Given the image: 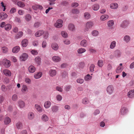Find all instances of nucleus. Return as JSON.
<instances>
[{
  "mask_svg": "<svg viewBox=\"0 0 134 134\" xmlns=\"http://www.w3.org/2000/svg\"><path fill=\"white\" fill-rule=\"evenodd\" d=\"M93 26V23L92 21H89L86 24L85 27L84 29L85 32L88 31Z\"/></svg>",
  "mask_w": 134,
  "mask_h": 134,
  "instance_id": "nucleus-1",
  "label": "nucleus"
},
{
  "mask_svg": "<svg viewBox=\"0 0 134 134\" xmlns=\"http://www.w3.org/2000/svg\"><path fill=\"white\" fill-rule=\"evenodd\" d=\"M63 23V21L60 19L57 20L54 24V26L57 28H59L62 26Z\"/></svg>",
  "mask_w": 134,
  "mask_h": 134,
  "instance_id": "nucleus-2",
  "label": "nucleus"
},
{
  "mask_svg": "<svg viewBox=\"0 0 134 134\" xmlns=\"http://www.w3.org/2000/svg\"><path fill=\"white\" fill-rule=\"evenodd\" d=\"M3 63L4 66L7 68L9 67L10 65V61L6 59L3 60Z\"/></svg>",
  "mask_w": 134,
  "mask_h": 134,
  "instance_id": "nucleus-3",
  "label": "nucleus"
},
{
  "mask_svg": "<svg viewBox=\"0 0 134 134\" xmlns=\"http://www.w3.org/2000/svg\"><path fill=\"white\" fill-rule=\"evenodd\" d=\"M114 88L112 85H109L107 87V91L109 94H111L113 92Z\"/></svg>",
  "mask_w": 134,
  "mask_h": 134,
  "instance_id": "nucleus-4",
  "label": "nucleus"
},
{
  "mask_svg": "<svg viewBox=\"0 0 134 134\" xmlns=\"http://www.w3.org/2000/svg\"><path fill=\"white\" fill-rule=\"evenodd\" d=\"M4 74L6 76H10L11 75V72L9 70L4 69L3 71Z\"/></svg>",
  "mask_w": 134,
  "mask_h": 134,
  "instance_id": "nucleus-5",
  "label": "nucleus"
},
{
  "mask_svg": "<svg viewBox=\"0 0 134 134\" xmlns=\"http://www.w3.org/2000/svg\"><path fill=\"white\" fill-rule=\"evenodd\" d=\"M118 5L117 3H113L110 4V8L112 9H116L118 7Z\"/></svg>",
  "mask_w": 134,
  "mask_h": 134,
  "instance_id": "nucleus-6",
  "label": "nucleus"
},
{
  "mask_svg": "<svg viewBox=\"0 0 134 134\" xmlns=\"http://www.w3.org/2000/svg\"><path fill=\"white\" fill-rule=\"evenodd\" d=\"M127 96L129 98H132L134 96V90H130L128 92Z\"/></svg>",
  "mask_w": 134,
  "mask_h": 134,
  "instance_id": "nucleus-7",
  "label": "nucleus"
},
{
  "mask_svg": "<svg viewBox=\"0 0 134 134\" xmlns=\"http://www.w3.org/2000/svg\"><path fill=\"white\" fill-rule=\"evenodd\" d=\"M80 44L81 46H82L86 47L88 44L87 41L86 40H83L81 42Z\"/></svg>",
  "mask_w": 134,
  "mask_h": 134,
  "instance_id": "nucleus-8",
  "label": "nucleus"
},
{
  "mask_svg": "<svg viewBox=\"0 0 134 134\" xmlns=\"http://www.w3.org/2000/svg\"><path fill=\"white\" fill-rule=\"evenodd\" d=\"M35 108L38 112L40 113L42 112V109L40 105L38 104H36L35 105Z\"/></svg>",
  "mask_w": 134,
  "mask_h": 134,
  "instance_id": "nucleus-9",
  "label": "nucleus"
},
{
  "mask_svg": "<svg viewBox=\"0 0 134 134\" xmlns=\"http://www.w3.org/2000/svg\"><path fill=\"white\" fill-rule=\"evenodd\" d=\"M57 71L55 70L51 69L49 71V74L50 75L52 76L53 77L56 74Z\"/></svg>",
  "mask_w": 134,
  "mask_h": 134,
  "instance_id": "nucleus-10",
  "label": "nucleus"
},
{
  "mask_svg": "<svg viewBox=\"0 0 134 134\" xmlns=\"http://www.w3.org/2000/svg\"><path fill=\"white\" fill-rule=\"evenodd\" d=\"M51 46L52 49L55 51L57 50L59 48V46L58 44L56 43H52Z\"/></svg>",
  "mask_w": 134,
  "mask_h": 134,
  "instance_id": "nucleus-11",
  "label": "nucleus"
},
{
  "mask_svg": "<svg viewBox=\"0 0 134 134\" xmlns=\"http://www.w3.org/2000/svg\"><path fill=\"white\" fill-rule=\"evenodd\" d=\"M44 33V31H43L40 30L35 33V35L36 37H39L41 36Z\"/></svg>",
  "mask_w": 134,
  "mask_h": 134,
  "instance_id": "nucleus-12",
  "label": "nucleus"
},
{
  "mask_svg": "<svg viewBox=\"0 0 134 134\" xmlns=\"http://www.w3.org/2000/svg\"><path fill=\"white\" fill-rule=\"evenodd\" d=\"M1 49L3 53L7 54L8 53V49L7 47H1Z\"/></svg>",
  "mask_w": 134,
  "mask_h": 134,
  "instance_id": "nucleus-13",
  "label": "nucleus"
},
{
  "mask_svg": "<svg viewBox=\"0 0 134 134\" xmlns=\"http://www.w3.org/2000/svg\"><path fill=\"white\" fill-rule=\"evenodd\" d=\"M42 75V73L41 72H37L34 75V77L36 79H38L40 78Z\"/></svg>",
  "mask_w": 134,
  "mask_h": 134,
  "instance_id": "nucleus-14",
  "label": "nucleus"
},
{
  "mask_svg": "<svg viewBox=\"0 0 134 134\" xmlns=\"http://www.w3.org/2000/svg\"><path fill=\"white\" fill-rule=\"evenodd\" d=\"M7 15L3 12L1 13H0V19H4L7 17Z\"/></svg>",
  "mask_w": 134,
  "mask_h": 134,
  "instance_id": "nucleus-15",
  "label": "nucleus"
},
{
  "mask_svg": "<svg viewBox=\"0 0 134 134\" xmlns=\"http://www.w3.org/2000/svg\"><path fill=\"white\" fill-rule=\"evenodd\" d=\"M20 48L18 46H16L13 47L12 50V52L14 53L18 52L20 50Z\"/></svg>",
  "mask_w": 134,
  "mask_h": 134,
  "instance_id": "nucleus-16",
  "label": "nucleus"
},
{
  "mask_svg": "<svg viewBox=\"0 0 134 134\" xmlns=\"http://www.w3.org/2000/svg\"><path fill=\"white\" fill-rule=\"evenodd\" d=\"M128 112V110L125 107L122 108L120 110V113L121 114L124 115Z\"/></svg>",
  "mask_w": 134,
  "mask_h": 134,
  "instance_id": "nucleus-17",
  "label": "nucleus"
},
{
  "mask_svg": "<svg viewBox=\"0 0 134 134\" xmlns=\"http://www.w3.org/2000/svg\"><path fill=\"white\" fill-rule=\"evenodd\" d=\"M28 69L29 72L32 73H34L35 71L36 70L35 67L32 65L29 66Z\"/></svg>",
  "mask_w": 134,
  "mask_h": 134,
  "instance_id": "nucleus-18",
  "label": "nucleus"
},
{
  "mask_svg": "<svg viewBox=\"0 0 134 134\" xmlns=\"http://www.w3.org/2000/svg\"><path fill=\"white\" fill-rule=\"evenodd\" d=\"M28 118L30 120H32L34 117V113L32 112H30L29 113L27 116Z\"/></svg>",
  "mask_w": 134,
  "mask_h": 134,
  "instance_id": "nucleus-19",
  "label": "nucleus"
},
{
  "mask_svg": "<svg viewBox=\"0 0 134 134\" xmlns=\"http://www.w3.org/2000/svg\"><path fill=\"white\" fill-rule=\"evenodd\" d=\"M53 60L56 62H58L60 61L61 58L58 56H54L52 58Z\"/></svg>",
  "mask_w": 134,
  "mask_h": 134,
  "instance_id": "nucleus-20",
  "label": "nucleus"
},
{
  "mask_svg": "<svg viewBox=\"0 0 134 134\" xmlns=\"http://www.w3.org/2000/svg\"><path fill=\"white\" fill-rule=\"evenodd\" d=\"M51 105V102L49 101H47L44 103V106L47 109L50 107Z\"/></svg>",
  "mask_w": 134,
  "mask_h": 134,
  "instance_id": "nucleus-21",
  "label": "nucleus"
},
{
  "mask_svg": "<svg viewBox=\"0 0 134 134\" xmlns=\"http://www.w3.org/2000/svg\"><path fill=\"white\" fill-rule=\"evenodd\" d=\"M99 8V6L98 4H95L92 6V8L94 10L97 11L98 10Z\"/></svg>",
  "mask_w": 134,
  "mask_h": 134,
  "instance_id": "nucleus-22",
  "label": "nucleus"
},
{
  "mask_svg": "<svg viewBox=\"0 0 134 134\" xmlns=\"http://www.w3.org/2000/svg\"><path fill=\"white\" fill-rule=\"evenodd\" d=\"M129 22L127 21H124L121 24V26L122 27H125L129 24Z\"/></svg>",
  "mask_w": 134,
  "mask_h": 134,
  "instance_id": "nucleus-23",
  "label": "nucleus"
},
{
  "mask_svg": "<svg viewBox=\"0 0 134 134\" xmlns=\"http://www.w3.org/2000/svg\"><path fill=\"white\" fill-rule=\"evenodd\" d=\"M109 17L107 15H102L100 18V20L102 21H104L107 20Z\"/></svg>",
  "mask_w": 134,
  "mask_h": 134,
  "instance_id": "nucleus-24",
  "label": "nucleus"
},
{
  "mask_svg": "<svg viewBox=\"0 0 134 134\" xmlns=\"http://www.w3.org/2000/svg\"><path fill=\"white\" fill-rule=\"evenodd\" d=\"M11 122L10 119L8 117H6L4 119V122L5 124H8Z\"/></svg>",
  "mask_w": 134,
  "mask_h": 134,
  "instance_id": "nucleus-25",
  "label": "nucleus"
},
{
  "mask_svg": "<svg viewBox=\"0 0 134 134\" xmlns=\"http://www.w3.org/2000/svg\"><path fill=\"white\" fill-rule=\"evenodd\" d=\"M84 17L85 19H88L90 18L91 17V15L89 13L86 12L84 14Z\"/></svg>",
  "mask_w": 134,
  "mask_h": 134,
  "instance_id": "nucleus-26",
  "label": "nucleus"
},
{
  "mask_svg": "<svg viewBox=\"0 0 134 134\" xmlns=\"http://www.w3.org/2000/svg\"><path fill=\"white\" fill-rule=\"evenodd\" d=\"M69 29L71 31H74L75 30V27L74 25L72 24H70L68 25Z\"/></svg>",
  "mask_w": 134,
  "mask_h": 134,
  "instance_id": "nucleus-27",
  "label": "nucleus"
},
{
  "mask_svg": "<svg viewBox=\"0 0 134 134\" xmlns=\"http://www.w3.org/2000/svg\"><path fill=\"white\" fill-rule=\"evenodd\" d=\"M51 109L53 112H56L58 110V107L56 105L52 107Z\"/></svg>",
  "mask_w": 134,
  "mask_h": 134,
  "instance_id": "nucleus-28",
  "label": "nucleus"
},
{
  "mask_svg": "<svg viewBox=\"0 0 134 134\" xmlns=\"http://www.w3.org/2000/svg\"><path fill=\"white\" fill-rule=\"evenodd\" d=\"M35 60L36 63L38 65H40L41 62V58L39 57H37L35 58Z\"/></svg>",
  "mask_w": 134,
  "mask_h": 134,
  "instance_id": "nucleus-29",
  "label": "nucleus"
},
{
  "mask_svg": "<svg viewBox=\"0 0 134 134\" xmlns=\"http://www.w3.org/2000/svg\"><path fill=\"white\" fill-rule=\"evenodd\" d=\"M116 42L115 41H114L111 42L110 45V48L111 49H114L116 46Z\"/></svg>",
  "mask_w": 134,
  "mask_h": 134,
  "instance_id": "nucleus-30",
  "label": "nucleus"
},
{
  "mask_svg": "<svg viewBox=\"0 0 134 134\" xmlns=\"http://www.w3.org/2000/svg\"><path fill=\"white\" fill-rule=\"evenodd\" d=\"M86 51V50L85 48H79L77 50V52L79 53L82 54L85 52Z\"/></svg>",
  "mask_w": 134,
  "mask_h": 134,
  "instance_id": "nucleus-31",
  "label": "nucleus"
},
{
  "mask_svg": "<svg viewBox=\"0 0 134 134\" xmlns=\"http://www.w3.org/2000/svg\"><path fill=\"white\" fill-rule=\"evenodd\" d=\"M12 26L10 24H7L5 26V29L7 31H9L11 29Z\"/></svg>",
  "mask_w": 134,
  "mask_h": 134,
  "instance_id": "nucleus-32",
  "label": "nucleus"
},
{
  "mask_svg": "<svg viewBox=\"0 0 134 134\" xmlns=\"http://www.w3.org/2000/svg\"><path fill=\"white\" fill-rule=\"evenodd\" d=\"M42 121H48V118L46 115L43 114L42 116Z\"/></svg>",
  "mask_w": 134,
  "mask_h": 134,
  "instance_id": "nucleus-33",
  "label": "nucleus"
},
{
  "mask_svg": "<svg viewBox=\"0 0 134 134\" xmlns=\"http://www.w3.org/2000/svg\"><path fill=\"white\" fill-rule=\"evenodd\" d=\"M16 126L18 129H20L22 128L23 125L21 122H19L16 124Z\"/></svg>",
  "mask_w": 134,
  "mask_h": 134,
  "instance_id": "nucleus-34",
  "label": "nucleus"
},
{
  "mask_svg": "<svg viewBox=\"0 0 134 134\" xmlns=\"http://www.w3.org/2000/svg\"><path fill=\"white\" fill-rule=\"evenodd\" d=\"M19 106L20 108H23L25 105L24 103L21 100L19 101L18 102Z\"/></svg>",
  "mask_w": 134,
  "mask_h": 134,
  "instance_id": "nucleus-35",
  "label": "nucleus"
},
{
  "mask_svg": "<svg viewBox=\"0 0 134 134\" xmlns=\"http://www.w3.org/2000/svg\"><path fill=\"white\" fill-rule=\"evenodd\" d=\"M123 68L120 66H118L116 69V73L119 74L122 71Z\"/></svg>",
  "mask_w": 134,
  "mask_h": 134,
  "instance_id": "nucleus-36",
  "label": "nucleus"
},
{
  "mask_svg": "<svg viewBox=\"0 0 134 134\" xmlns=\"http://www.w3.org/2000/svg\"><path fill=\"white\" fill-rule=\"evenodd\" d=\"M21 61H24L25 60V53H23L20 57Z\"/></svg>",
  "mask_w": 134,
  "mask_h": 134,
  "instance_id": "nucleus-37",
  "label": "nucleus"
},
{
  "mask_svg": "<svg viewBox=\"0 0 134 134\" xmlns=\"http://www.w3.org/2000/svg\"><path fill=\"white\" fill-rule=\"evenodd\" d=\"M116 57H119L121 55V52L119 50H116L115 52L114 53Z\"/></svg>",
  "mask_w": 134,
  "mask_h": 134,
  "instance_id": "nucleus-38",
  "label": "nucleus"
},
{
  "mask_svg": "<svg viewBox=\"0 0 134 134\" xmlns=\"http://www.w3.org/2000/svg\"><path fill=\"white\" fill-rule=\"evenodd\" d=\"M23 33L22 32H19L15 36V37L16 38H20L23 36Z\"/></svg>",
  "mask_w": 134,
  "mask_h": 134,
  "instance_id": "nucleus-39",
  "label": "nucleus"
},
{
  "mask_svg": "<svg viewBox=\"0 0 134 134\" xmlns=\"http://www.w3.org/2000/svg\"><path fill=\"white\" fill-rule=\"evenodd\" d=\"M62 76L63 78H66L68 76L67 72L65 71H63L62 73Z\"/></svg>",
  "mask_w": 134,
  "mask_h": 134,
  "instance_id": "nucleus-40",
  "label": "nucleus"
},
{
  "mask_svg": "<svg viewBox=\"0 0 134 134\" xmlns=\"http://www.w3.org/2000/svg\"><path fill=\"white\" fill-rule=\"evenodd\" d=\"M31 16L29 14H27L26 15V20L29 21L31 20Z\"/></svg>",
  "mask_w": 134,
  "mask_h": 134,
  "instance_id": "nucleus-41",
  "label": "nucleus"
},
{
  "mask_svg": "<svg viewBox=\"0 0 134 134\" xmlns=\"http://www.w3.org/2000/svg\"><path fill=\"white\" fill-rule=\"evenodd\" d=\"M72 13L75 14H78L79 12V11L78 10L76 9H73L71 11Z\"/></svg>",
  "mask_w": 134,
  "mask_h": 134,
  "instance_id": "nucleus-42",
  "label": "nucleus"
},
{
  "mask_svg": "<svg viewBox=\"0 0 134 134\" xmlns=\"http://www.w3.org/2000/svg\"><path fill=\"white\" fill-rule=\"evenodd\" d=\"M17 4L19 7H24L25 6V4L23 2H18L17 3Z\"/></svg>",
  "mask_w": 134,
  "mask_h": 134,
  "instance_id": "nucleus-43",
  "label": "nucleus"
},
{
  "mask_svg": "<svg viewBox=\"0 0 134 134\" xmlns=\"http://www.w3.org/2000/svg\"><path fill=\"white\" fill-rule=\"evenodd\" d=\"M114 24V21L112 20H110L108 21L107 23L108 26L109 27H111Z\"/></svg>",
  "mask_w": 134,
  "mask_h": 134,
  "instance_id": "nucleus-44",
  "label": "nucleus"
},
{
  "mask_svg": "<svg viewBox=\"0 0 134 134\" xmlns=\"http://www.w3.org/2000/svg\"><path fill=\"white\" fill-rule=\"evenodd\" d=\"M41 24L40 22H38L35 23L34 25V26L35 28H37L39 27Z\"/></svg>",
  "mask_w": 134,
  "mask_h": 134,
  "instance_id": "nucleus-45",
  "label": "nucleus"
},
{
  "mask_svg": "<svg viewBox=\"0 0 134 134\" xmlns=\"http://www.w3.org/2000/svg\"><path fill=\"white\" fill-rule=\"evenodd\" d=\"M98 65L99 67H102L103 65V61L102 60H99L98 63Z\"/></svg>",
  "mask_w": 134,
  "mask_h": 134,
  "instance_id": "nucleus-46",
  "label": "nucleus"
},
{
  "mask_svg": "<svg viewBox=\"0 0 134 134\" xmlns=\"http://www.w3.org/2000/svg\"><path fill=\"white\" fill-rule=\"evenodd\" d=\"M61 35L63 37L65 38H66L68 36V34L65 31H62L61 32Z\"/></svg>",
  "mask_w": 134,
  "mask_h": 134,
  "instance_id": "nucleus-47",
  "label": "nucleus"
},
{
  "mask_svg": "<svg viewBox=\"0 0 134 134\" xmlns=\"http://www.w3.org/2000/svg\"><path fill=\"white\" fill-rule=\"evenodd\" d=\"M12 99L14 101H16L18 99V96L16 94L13 95L12 96Z\"/></svg>",
  "mask_w": 134,
  "mask_h": 134,
  "instance_id": "nucleus-48",
  "label": "nucleus"
},
{
  "mask_svg": "<svg viewBox=\"0 0 134 134\" xmlns=\"http://www.w3.org/2000/svg\"><path fill=\"white\" fill-rule=\"evenodd\" d=\"M91 79V76L89 74H88L85 77V79L86 81H88L90 80Z\"/></svg>",
  "mask_w": 134,
  "mask_h": 134,
  "instance_id": "nucleus-49",
  "label": "nucleus"
},
{
  "mask_svg": "<svg viewBox=\"0 0 134 134\" xmlns=\"http://www.w3.org/2000/svg\"><path fill=\"white\" fill-rule=\"evenodd\" d=\"M43 35V37L45 39H47L48 37L49 34L48 32L45 31L44 32Z\"/></svg>",
  "mask_w": 134,
  "mask_h": 134,
  "instance_id": "nucleus-50",
  "label": "nucleus"
},
{
  "mask_svg": "<svg viewBox=\"0 0 134 134\" xmlns=\"http://www.w3.org/2000/svg\"><path fill=\"white\" fill-rule=\"evenodd\" d=\"M84 81V80L83 79H81V78H79L77 79V82L78 83H79L80 84H82L83 83Z\"/></svg>",
  "mask_w": 134,
  "mask_h": 134,
  "instance_id": "nucleus-51",
  "label": "nucleus"
},
{
  "mask_svg": "<svg viewBox=\"0 0 134 134\" xmlns=\"http://www.w3.org/2000/svg\"><path fill=\"white\" fill-rule=\"evenodd\" d=\"M56 98L58 101H60L62 99V97L60 95H58L56 96Z\"/></svg>",
  "mask_w": 134,
  "mask_h": 134,
  "instance_id": "nucleus-52",
  "label": "nucleus"
},
{
  "mask_svg": "<svg viewBox=\"0 0 134 134\" xmlns=\"http://www.w3.org/2000/svg\"><path fill=\"white\" fill-rule=\"evenodd\" d=\"M94 65L93 64L91 65L90 67V71L92 72L94 70Z\"/></svg>",
  "mask_w": 134,
  "mask_h": 134,
  "instance_id": "nucleus-53",
  "label": "nucleus"
},
{
  "mask_svg": "<svg viewBox=\"0 0 134 134\" xmlns=\"http://www.w3.org/2000/svg\"><path fill=\"white\" fill-rule=\"evenodd\" d=\"M88 100L86 98H83L82 99V103L84 104H86L88 103Z\"/></svg>",
  "mask_w": 134,
  "mask_h": 134,
  "instance_id": "nucleus-54",
  "label": "nucleus"
},
{
  "mask_svg": "<svg viewBox=\"0 0 134 134\" xmlns=\"http://www.w3.org/2000/svg\"><path fill=\"white\" fill-rule=\"evenodd\" d=\"M92 34L94 36H96L98 35V32L97 31L94 30L92 32Z\"/></svg>",
  "mask_w": 134,
  "mask_h": 134,
  "instance_id": "nucleus-55",
  "label": "nucleus"
},
{
  "mask_svg": "<svg viewBox=\"0 0 134 134\" xmlns=\"http://www.w3.org/2000/svg\"><path fill=\"white\" fill-rule=\"evenodd\" d=\"M1 89L3 91L5 92L7 90V88L5 85H2L1 87Z\"/></svg>",
  "mask_w": 134,
  "mask_h": 134,
  "instance_id": "nucleus-56",
  "label": "nucleus"
},
{
  "mask_svg": "<svg viewBox=\"0 0 134 134\" xmlns=\"http://www.w3.org/2000/svg\"><path fill=\"white\" fill-rule=\"evenodd\" d=\"M125 40L126 42H128L130 40V37L127 36H125L124 37Z\"/></svg>",
  "mask_w": 134,
  "mask_h": 134,
  "instance_id": "nucleus-57",
  "label": "nucleus"
},
{
  "mask_svg": "<svg viewBox=\"0 0 134 134\" xmlns=\"http://www.w3.org/2000/svg\"><path fill=\"white\" fill-rule=\"evenodd\" d=\"M47 43L46 41H43L42 43V47L43 48H44L46 47L47 46Z\"/></svg>",
  "mask_w": 134,
  "mask_h": 134,
  "instance_id": "nucleus-58",
  "label": "nucleus"
},
{
  "mask_svg": "<svg viewBox=\"0 0 134 134\" xmlns=\"http://www.w3.org/2000/svg\"><path fill=\"white\" fill-rule=\"evenodd\" d=\"M32 54L34 55H36L38 54V52L35 50H32L31 51Z\"/></svg>",
  "mask_w": 134,
  "mask_h": 134,
  "instance_id": "nucleus-59",
  "label": "nucleus"
},
{
  "mask_svg": "<svg viewBox=\"0 0 134 134\" xmlns=\"http://www.w3.org/2000/svg\"><path fill=\"white\" fill-rule=\"evenodd\" d=\"M33 44L34 46H37L38 44V41H34L33 42Z\"/></svg>",
  "mask_w": 134,
  "mask_h": 134,
  "instance_id": "nucleus-60",
  "label": "nucleus"
},
{
  "mask_svg": "<svg viewBox=\"0 0 134 134\" xmlns=\"http://www.w3.org/2000/svg\"><path fill=\"white\" fill-rule=\"evenodd\" d=\"M16 11V10L15 8H13L10 9V12L11 13H13L15 12Z\"/></svg>",
  "mask_w": 134,
  "mask_h": 134,
  "instance_id": "nucleus-61",
  "label": "nucleus"
},
{
  "mask_svg": "<svg viewBox=\"0 0 134 134\" xmlns=\"http://www.w3.org/2000/svg\"><path fill=\"white\" fill-rule=\"evenodd\" d=\"M56 89L57 90L60 92H62L63 91V89L62 88L59 86H56Z\"/></svg>",
  "mask_w": 134,
  "mask_h": 134,
  "instance_id": "nucleus-62",
  "label": "nucleus"
},
{
  "mask_svg": "<svg viewBox=\"0 0 134 134\" xmlns=\"http://www.w3.org/2000/svg\"><path fill=\"white\" fill-rule=\"evenodd\" d=\"M79 5V4L77 3H72L71 6L73 7H77Z\"/></svg>",
  "mask_w": 134,
  "mask_h": 134,
  "instance_id": "nucleus-63",
  "label": "nucleus"
},
{
  "mask_svg": "<svg viewBox=\"0 0 134 134\" xmlns=\"http://www.w3.org/2000/svg\"><path fill=\"white\" fill-rule=\"evenodd\" d=\"M85 64L84 63L81 62L79 64V66L81 68H83L85 66Z\"/></svg>",
  "mask_w": 134,
  "mask_h": 134,
  "instance_id": "nucleus-64",
  "label": "nucleus"
}]
</instances>
